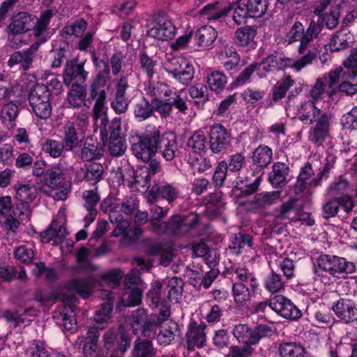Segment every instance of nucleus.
I'll use <instances>...</instances> for the list:
<instances>
[{"instance_id": "f257e3e1", "label": "nucleus", "mask_w": 357, "mask_h": 357, "mask_svg": "<svg viewBox=\"0 0 357 357\" xmlns=\"http://www.w3.org/2000/svg\"><path fill=\"white\" fill-rule=\"evenodd\" d=\"M94 279L92 275L85 278H74L66 283V288L69 293L63 295V307L53 312V319L56 324L63 331L73 333L77 329L74 308L78 303L77 298L71 294L76 293L84 298H89L92 292Z\"/></svg>"}, {"instance_id": "f03ea898", "label": "nucleus", "mask_w": 357, "mask_h": 357, "mask_svg": "<svg viewBox=\"0 0 357 357\" xmlns=\"http://www.w3.org/2000/svg\"><path fill=\"white\" fill-rule=\"evenodd\" d=\"M146 146L144 157L156 155L160 153L166 161H172L178 156L179 151L176 135L172 132H161L158 127L153 125L146 126L142 134H130Z\"/></svg>"}, {"instance_id": "7ed1b4c3", "label": "nucleus", "mask_w": 357, "mask_h": 357, "mask_svg": "<svg viewBox=\"0 0 357 357\" xmlns=\"http://www.w3.org/2000/svg\"><path fill=\"white\" fill-rule=\"evenodd\" d=\"M317 26L314 24V20L310 21L306 29L301 22L296 21L284 36V40L288 44L300 42L298 52L302 56L292 65V67L297 70H300L307 65L312 63L317 57L318 47L314 45L312 50L309 49L310 43L314 40L317 39Z\"/></svg>"}, {"instance_id": "20e7f679", "label": "nucleus", "mask_w": 357, "mask_h": 357, "mask_svg": "<svg viewBox=\"0 0 357 357\" xmlns=\"http://www.w3.org/2000/svg\"><path fill=\"white\" fill-rule=\"evenodd\" d=\"M145 90L148 95L156 98L157 112L162 117L169 116L174 107L183 114H187V98L182 97L181 91H177L164 82L149 83Z\"/></svg>"}, {"instance_id": "39448f33", "label": "nucleus", "mask_w": 357, "mask_h": 357, "mask_svg": "<svg viewBox=\"0 0 357 357\" xmlns=\"http://www.w3.org/2000/svg\"><path fill=\"white\" fill-rule=\"evenodd\" d=\"M53 15L52 9L43 10L39 17L26 12H21L15 16L9 24L8 29L14 35L32 31L33 36H39L43 34L44 31H47Z\"/></svg>"}, {"instance_id": "423d86ee", "label": "nucleus", "mask_w": 357, "mask_h": 357, "mask_svg": "<svg viewBox=\"0 0 357 357\" xmlns=\"http://www.w3.org/2000/svg\"><path fill=\"white\" fill-rule=\"evenodd\" d=\"M320 271H324L337 279H345L356 271V264L344 257L331 255H319L314 264L313 272L320 277Z\"/></svg>"}, {"instance_id": "0eeeda50", "label": "nucleus", "mask_w": 357, "mask_h": 357, "mask_svg": "<svg viewBox=\"0 0 357 357\" xmlns=\"http://www.w3.org/2000/svg\"><path fill=\"white\" fill-rule=\"evenodd\" d=\"M130 325L135 335L151 340L156 337L158 329L162 326L156 314H148L144 308H137L132 312Z\"/></svg>"}, {"instance_id": "6e6552de", "label": "nucleus", "mask_w": 357, "mask_h": 357, "mask_svg": "<svg viewBox=\"0 0 357 357\" xmlns=\"http://www.w3.org/2000/svg\"><path fill=\"white\" fill-rule=\"evenodd\" d=\"M231 333L242 346L251 347L258 344L262 338L270 337L275 333L274 330L266 324H258L252 328L246 324L235 325Z\"/></svg>"}, {"instance_id": "1a4fd4ad", "label": "nucleus", "mask_w": 357, "mask_h": 357, "mask_svg": "<svg viewBox=\"0 0 357 357\" xmlns=\"http://www.w3.org/2000/svg\"><path fill=\"white\" fill-rule=\"evenodd\" d=\"M50 96L51 91L43 84H35L29 93L28 100L31 112L40 119L47 120L52 115Z\"/></svg>"}, {"instance_id": "9d476101", "label": "nucleus", "mask_w": 357, "mask_h": 357, "mask_svg": "<svg viewBox=\"0 0 357 357\" xmlns=\"http://www.w3.org/2000/svg\"><path fill=\"white\" fill-rule=\"evenodd\" d=\"M17 200L15 215L22 220H30L32 208L31 203L38 196V188L33 183H16L14 186Z\"/></svg>"}, {"instance_id": "9b49d317", "label": "nucleus", "mask_w": 357, "mask_h": 357, "mask_svg": "<svg viewBox=\"0 0 357 357\" xmlns=\"http://www.w3.org/2000/svg\"><path fill=\"white\" fill-rule=\"evenodd\" d=\"M86 59L78 56L66 59L62 73L63 82L69 87L74 83H86L89 72L85 69Z\"/></svg>"}, {"instance_id": "f8f14e48", "label": "nucleus", "mask_w": 357, "mask_h": 357, "mask_svg": "<svg viewBox=\"0 0 357 357\" xmlns=\"http://www.w3.org/2000/svg\"><path fill=\"white\" fill-rule=\"evenodd\" d=\"M169 75L183 85H189L194 78L193 66L184 57H174L166 64L165 68Z\"/></svg>"}, {"instance_id": "ddd939ff", "label": "nucleus", "mask_w": 357, "mask_h": 357, "mask_svg": "<svg viewBox=\"0 0 357 357\" xmlns=\"http://www.w3.org/2000/svg\"><path fill=\"white\" fill-rule=\"evenodd\" d=\"M331 310L341 323L350 324L357 321V303L351 298H340L333 303Z\"/></svg>"}, {"instance_id": "4468645a", "label": "nucleus", "mask_w": 357, "mask_h": 357, "mask_svg": "<svg viewBox=\"0 0 357 357\" xmlns=\"http://www.w3.org/2000/svg\"><path fill=\"white\" fill-rule=\"evenodd\" d=\"M62 142L66 146V151H73L79 149L85 139V132L78 123L68 121L62 128Z\"/></svg>"}, {"instance_id": "2eb2a0df", "label": "nucleus", "mask_w": 357, "mask_h": 357, "mask_svg": "<svg viewBox=\"0 0 357 357\" xmlns=\"http://www.w3.org/2000/svg\"><path fill=\"white\" fill-rule=\"evenodd\" d=\"M176 28L171 20L158 16L149 25L148 35L160 40H167L174 37Z\"/></svg>"}, {"instance_id": "dca6fc26", "label": "nucleus", "mask_w": 357, "mask_h": 357, "mask_svg": "<svg viewBox=\"0 0 357 357\" xmlns=\"http://www.w3.org/2000/svg\"><path fill=\"white\" fill-rule=\"evenodd\" d=\"M281 192L278 190L256 193L252 199L242 202L246 210L250 213H257L275 204L280 198Z\"/></svg>"}, {"instance_id": "f3484780", "label": "nucleus", "mask_w": 357, "mask_h": 357, "mask_svg": "<svg viewBox=\"0 0 357 357\" xmlns=\"http://www.w3.org/2000/svg\"><path fill=\"white\" fill-rule=\"evenodd\" d=\"M208 137L210 149L213 153H220L231 146V133L221 123L210 127Z\"/></svg>"}, {"instance_id": "a211bd4d", "label": "nucleus", "mask_w": 357, "mask_h": 357, "mask_svg": "<svg viewBox=\"0 0 357 357\" xmlns=\"http://www.w3.org/2000/svg\"><path fill=\"white\" fill-rule=\"evenodd\" d=\"M129 87L128 76L122 75L117 79L114 97L111 101V107L117 114L128 112L130 100L126 96V90Z\"/></svg>"}, {"instance_id": "6ab92c4d", "label": "nucleus", "mask_w": 357, "mask_h": 357, "mask_svg": "<svg viewBox=\"0 0 357 357\" xmlns=\"http://www.w3.org/2000/svg\"><path fill=\"white\" fill-rule=\"evenodd\" d=\"M131 151L132 154L138 159L147 164L146 166L142 167V168L147 169V172L150 173L151 176L158 173L161 169L160 162L156 158V155H150L149 158L147 155L144 157V149L146 146L142 142H139L137 138L132 135H130L129 138Z\"/></svg>"}, {"instance_id": "aec40b11", "label": "nucleus", "mask_w": 357, "mask_h": 357, "mask_svg": "<svg viewBox=\"0 0 357 357\" xmlns=\"http://www.w3.org/2000/svg\"><path fill=\"white\" fill-rule=\"evenodd\" d=\"M273 310L281 317L290 320H298L302 316L301 311L282 295H276L271 298Z\"/></svg>"}, {"instance_id": "412c9836", "label": "nucleus", "mask_w": 357, "mask_h": 357, "mask_svg": "<svg viewBox=\"0 0 357 357\" xmlns=\"http://www.w3.org/2000/svg\"><path fill=\"white\" fill-rule=\"evenodd\" d=\"M331 115L324 112L314 122L315 125L311 128L309 140L317 146L323 144L327 136L329 135L330 121Z\"/></svg>"}, {"instance_id": "4be33fe9", "label": "nucleus", "mask_w": 357, "mask_h": 357, "mask_svg": "<svg viewBox=\"0 0 357 357\" xmlns=\"http://www.w3.org/2000/svg\"><path fill=\"white\" fill-rule=\"evenodd\" d=\"M104 155V149L100 143L91 136L84 141L79 153V159L83 162L98 160Z\"/></svg>"}, {"instance_id": "5701e85b", "label": "nucleus", "mask_w": 357, "mask_h": 357, "mask_svg": "<svg viewBox=\"0 0 357 357\" xmlns=\"http://www.w3.org/2000/svg\"><path fill=\"white\" fill-rule=\"evenodd\" d=\"M199 222V216L195 215L190 220L185 216L173 215L169 220V234H184Z\"/></svg>"}, {"instance_id": "b1692460", "label": "nucleus", "mask_w": 357, "mask_h": 357, "mask_svg": "<svg viewBox=\"0 0 357 357\" xmlns=\"http://www.w3.org/2000/svg\"><path fill=\"white\" fill-rule=\"evenodd\" d=\"M84 200V207L87 214L84 218V227H88L96 218L98 211L96 206L100 199L97 188L93 190H85L82 194Z\"/></svg>"}, {"instance_id": "393cba45", "label": "nucleus", "mask_w": 357, "mask_h": 357, "mask_svg": "<svg viewBox=\"0 0 357 357\" xmlns=\"http://www.w3.org/2000/svg\"><path fill=\"white\" fill-rule=\"evenodd\" d=\"M100 135L102 142L116 138H124L121 129V121L119 118H114L109 122L107 117L101 119L100 126Z\"/></svg>"}, {"instance_id": "a878e982", "label": "nucleus", "mask_w": 357, "mask_h": 357, "mask_svg": "<svg viewBox=\"0 0 357 357\" xmlns=\"http://www.w3.org/2000/svg\"><path fill=\"white\" fill-rule=\"evenodd\" d=\"M177 195L178 190L170 184L155 183L148 193L147 201L152 204L158 197H161L171 203L176 198Z\"/></svg>"}, {"instance_id": "bb28decb", "label": "nucleus", "mask_w": 357, "mask_h": 357, "mask_svg": "<svg viewBox=\"0 0 357 357\" xmlns=\"http://www.w3.org/2000/svg\"><path fill=\"white\" fill-rule=\"evenodd\" d=\"M232 10V6L220 7L218 1L208 3L199 10V15L208 22H216L225 18Z\"/></svg>"}, {"instance_id": "cd10ccee", "label": "nucleus", "mask_w": 357, "mask_h": 357, "mask_svg": "<svg viewBox=\"0 0 357 357\" xmlns=\"http://www.w3.org/2000/svg\"><path fill=\"white\" fill-rule=\"evenodd\" d=\"M204 330V325H197L196 323L190 324L186 333V344L188 350H193L195 347L200 348L204 346L206 341Z\"/></svg>"}, {"instance_id": "c85d7f7f", "label": "nucleus", "mask_w": 357, "mask_h": 357, "mask_svg": "<svg viewBox=\"0 0 357 357\" xmlns=\"http://www.w3.org/2000/svg\"><path fill=\"white\" fill-rule=\"evenodd\" d=\"M193 36L198 47L208 49L211 48L215 41L218 32L213 26L206 25L198 29Z\"/></svg>"}, {"instance_id": "c756f323", "label": "nucleus", "mask_w": 357, "mask_h": 357, "mask_svg": "<svg viewBox=\"0 0 357 357\" xmlns=\"http://www.w3.org/2000/svg\"><path fill=\"white\" fill-rule=\"evenodd\" d=\"M314 174L312 164L310 162H306L301 168L296 182L294 184V189L296 194L303 192L307 187L316 188L318 186L312 185L313 178L310 179Z\"/></svg>"}, {"instance_id": "7c9ffc66", "label": "nucleus", "mask_w": 357, "mask_h": 357, "mask_svg": "<svg viewBox=\"0 0 357 357\" xmlns=\"http://www.w3.org/2000/svg\"><path fill=\"white\" fill-rule=\"evenodd\" d=\"M354 36L347 28L337 30L331 38L329 46L331 52H339L349 48L354 42Z\"/></svg>"}, {"instance_id": "2f4dec72", "label": "nucleus", "mask_w": 357, "mask_h": 357, "mask_svg": "<svg viewBox=\"0 0 357 357\" xmlns=\"http://www.w3.org/2000/svg\"><path fill=\"white\" fill-rule=\"evenodd\" d=\"M289 172V166L281 162H275L272 166V171L268 175L270 183L275 188L285 186L288 182L287 176Z\"/></svg>"}, {"instance_id": "473e14b6", "label": "nucleus", "mask_w": 357, "mask_h": 357, "mask_svg": "<svg viewBox=\"0 0 357 357\" xmlns=\"http://www.w3.org/2000/svg\"><path fill=\"white\" fill-rule=\"evenodd\" d=\"M125 293L121 298V301L116 304V309L121 310V306L131 307L138 305L142 302V291L137 287H131L128 284L124 286Z\"/></svg>"}, {"instance_id": "72a5a7b5", "label": "nucleus", "mask_w": 357, "mask_h": 357, "mask_svg": "<svg viewBox=\"0 0 357 357\" xmlns=\"http://www.w3.org/2000/svg\"><path fill=\"white\" fill-rule=\"evenodd\" d=\"M155 100V97H153L151 102L145 97H142L134 106L135 117L139 121H142L153 116L154 111L157 112Z\"/></svg>"}, {"instance_id": "f704fd0d", "label": "nucleus", "mask_w": 357, "mask_h": 357, "mask_svg": "<svg viewBox=\"0 0 357 357\" xmlns=\"http://www.w3.org/2000/svg\"><path fill=\"white\" fill-rule=\"evenodd\" d=\"M69 87L67 94L68 103L73 108L81 107L86 96V83H74Z\"/></svg>"}, {"instance_id": "c9c22d12", "label": "nucleus", "mask_w": 357, "mask_h": 357, "mask_svg": "<svg viewBox=\"0 0 357 357\" xmlns=\"http://www.w3.org/2000/svg\"><path fill=\"white\" fill-rule=\"evenodd\" d=\"M101 296L104 302L101 308L95 313L94 320L99 324L105 323L109 319L113 309L114 292L111 290H104L101 292Z\"/></svg>"}, {"instance_id": "e433bc0d", "label": "nucleus", "mask_w": 357, "mask_h": 357, "mask_svg": "<svg viewBox=\"0 0 357 357\" xmlns=\"http://www.w3.org/2000/svg\"><path fill=\"white\" fill-rule=\"evenodd\" d=\"M321 114V110L315 105L313 100L305 101L297 112L298 119L308 125L312 124Z\"/></svg>"}, {"instance_id": "4c0bfd02", "label": "nucleus", "mask_w": 357, "mask_h": 357, "mask_svg": "<svg viewBox=\"0 0 357 357\" xmlns=\"http://www.w3.org/2000/svg\"><path fill=\"white\" fill-rule=\"evenodd\" d=\"M160 328H161L155 337L158 344L162 346L170 344L176 335H178L180 333L178 325L172 320L165 326H161Z\"/></svg>"}, {"instance_id": "58836bf2", "label": "nucleus", "mask_w": 357, "mask_h": 357, "mask_svg": "<svg viewBox=\"0 0 357 357\" xmlns=\"http://www.w3.org/2000/svg\"><path fill=\"white\" fill-rule=\"evenodd\" d=\"M253 246L252 236L243 231H239L231 236L229 248L233 252L239 255L243 250L251 249Z\"/></svg>"}, {"instance_id": "ea45409f", "label": "nucleus", "mask_w": 357, "mask_h": 357, "mask_svg": "<svg viewBox=\"0 0 357 357\" xmlns=\"http://www.w3.org/2000/svg\"><path fill=\"white\" fill-rule=\"evenodd\" d=\"M33 59L24 51H15L8 61V66L10 68L17 67L19 70L27 71L32 68Z\"/></svg>"}, {"instance_id": "a19ab883", "label": "nucleus", "mask_w": 357, "mask_h": 357, "mask_svg": "<svg viewBox=\"0 0 357 357\" xmlns=\"http://www.w3.org/2000/svg\"><path fill=\"white\" fill-rule=\"evenodd\" d=\"M84 174L83 180L91 185H95L103 178L104 167L99 162H92L82 168Z\"/></svg>"}, {"instance_id": "79ce46f5", "label": "nucleus", "mask_w": 357, "mask_h": 357, "mask_svg": "<svg viewBox=\"0 0 357 357\" xmlns=\"http://www.w3.org/2000/svg\"><path fill=\"white\" fill-rule=\"evenodd\" d=\"M272 149L266 145H259L252 152V162L259 168L266 167L272 160Z\"/></svg>"}, {"instance_id": "37998d69", "label": "nucleus", "mask_w": 357, "mask_h": 357, "mask_svg": "<svg viewBox=\"0 0 357 357\" xmlns=\"http://www.w3.org/2000/svg\"><path fill=\"white\" fill-rule=\"evenodd\" d=\"M110 80L111 72L109 61H102V68L97 70V73L90 84L89 89L101 90Z\"/></svg>"}, {"instance_id": "c03bdc74", "label": "nucleus", "mask_w": 357, "mask_h": 357, "mask_svg": "<svg viewBox=\"0 0 357 357\" xmlns=\"http://www.w3.org/2000/svg\"><path fill=\"white\" fill-rule=\"evenodd\" d=\"M339 12L331 11L320 15L319 17H318L317 21H314V24H315L317 27V38L324 26L328 29H333L336 28L339 24Z\"/></svg>"}, {"instance_id": "a18cd8bd", "label": "nucleus", "mask_w": 357, "mask_h": 357, "mask_svg": "<svg viewBox=\"0 0 357 357\" xmlns=\"http://www.w3.org/2000/svg\"><path fill=\"white\" fill-rule=\"evenodd\" d=\"M133 180L130 181L129 186H135L139 191L146 192L150 188L152 176L147 172V169L142 167L133 172Z\"/></svg>"}, {"instance_id": "49530a36", "label": "nucleus", "mask_w": 357, "mask_h": 357, "mask_svg": "<svg viewBox=\"0 0 357 357\" xmlns=\"http://www.w3.org/2000/svg\"><path fill=\"white\" fill-rule=\"evenodd\" d=\"M63 179L64 174L59 167H53L44 174L45 185L52 189H60L66 184Z\"/></svg>"}, {"instance_id": "de8ad7c7", "label": "nucleus", "mask_w": 357, "mask_h": 357, "mask_svg": "<svg viewBox=\"0 0 357 357\" xmlns=\"http://www.w3.org/2000/svg\"><path fill=\"white\" fill-rule=\"evenodd\" d=\"M19 114V107L13 102L5 104L1 110V120L8 128H13L15 126V120Z\"/></svg>"}, {"instance_id": "09e8293b", "label": "nucleus", "mask_w": 357, "mask_h": 357, "mask_svg": "<svg viewBox=\"0 0 357 357\" xmlns=\"http://www.w3.org/2000/svg\"><path fill=\"white\" fill-rule=\"evenodd\" d=\"M285 280L276 271L271 270L264 280V288L271 294L278 293L284 289Z\"/></svg>"}, {"instance_id": "8fccbe9b", "label": "nucleus", "mask_w": 357, "mask_h": 357, "mask_svg": "<svg viewBox=\"0 0 357 357\" xmlns=\"http://www.w3.org/2000/svg\"><path fill=\"white\" fill-rule=\"evenodd\" d=\"M89 99L95 100L93 105V113L96 118L104 114L106 107L107 93L105 89L96 90L89 89Z\"/></svg>"}, {"instance_id": "3c124183", "label": "nucleus", "mask_w": 357, "mask_h": 357, "mask_svg": "<svg viewBox=\"0 0 357 357\" xmlns=\"http://www.w3.org/2000/svg\"><path fill=\"white\" fill-rule=\"evenodd\" d=\"M278 351L281 357H304L305 349L300 344L284 342L280 344Z\"/></svg>"}, {"instance_id": "603ef678", "label": "nucleus", "mask_w": 357, "mask_h": 357, "mask_svg": "<svg viewBox=\"0 0 357 357\" xmlns=\"http://www.w3.org/2000/svg\"><path fill=\"white\" fill-rule=\"evenodd\" d=\"M190 97L198 107H202L208 100V87L202 83H197L189 89Z\"/></svg>"}, {"instance_id": "864d4df0", "label": "nucleus", "mask_w": 357, "mask_h": 357, "mask_svg": "<svg viewBox=\"0 0 357 357\" xmlns=\"http://www.w3.org/2000/svg\"><path fill=\"white\" fill-rule=\"evenodd\" d=\"M116 223V227L112 231L113 236L118 237L121 235H124L130 241H133L142 233V230L139 228H130L128 229L130 222L127 220L123 219Z\"/></svg>"}, {"instance_id": "5fc2aeb1", "label": "nucleus", "mask_w": 357, "mask_h": 357, "mask_svg": "<svg viewBox=\"0 0 357 357\" xmlns=\"http://www.w3.org/2000/svg\"><path fill=\"white\" fill-rule=\"evenodd\" d=\"M294 84V81L290 75H286L280 79L272 88V98L275 102L282 100L287 91Z\"/></svg>"}, {"instance_id": "6e6d98bb", "label": "nucleus", "mask_w": 357, "mask_h": 357, "mask_svg": "<svg viewBox=\"0 0 357 357\" xmlns=\"http://www.w3.org/2000/svg\"><path fill=\"white\" fill-rule=\"evenodd\" d=\"M155 353L152 340L148 339L142 340L140 337L135 340L132 350L134 357H153Z\"/></svg>"}, {"instance_id": "4d7b16f0", "label": "nucleus", "mask_w": 357, "mask_h": 357, "mask_svg": "<svg viewBox=\"0 0 357 357\" xmlns=\"http://www.w3.org/2000/svg\"><path fill=\"white\" fill-rule=\"evenodd\" d=\"M340 77H342V79L349 78L347 71L343 72V68L339 66L321 78L327 87L332 89V91L330 92V96L335 93L333 88L339 83Z\"/></svg>"}, {"instance_id": "13d9d810", "label": "nucleus", "mask_w": 357, "mask_h": 357, "mask_svg": "<svg viewBox=\"0 0 357 357\" xmlns=\"http://www.w3.org/2000/svg\"><path fill=\"white\" fill-rule=\"evenodd\" d=\"M208 87L217 93L222 92L227 83L226 75L220 71H213L207 77Z\"/></svg>"}, {"instance_id": "bf43d9fd", "label": "nucleus", "mask_w": 357, "mask_h": 357, "mask_svg": "<svg viewBox=\"0 0 357 357\" xmlns=\"http://www.w3.org/2000/svg\"><path fill=\"white\" fill-rule=\"evenodd\" d=\"M220 56L225 57L226 59L222 62V65L227 70H234L240 63L241 57L233 47L226 46L220 52Z\"/></svg>"}, {"instance_id": "052dcab7", "label": "nucleus", "mask_w": 357, "mask_h": 357, "mask_svg": "<svg viewBox=\"0 0 357 357\" xmlns=\"http://www.w3.org/2000/svg\"><path fill=\"white\" fill-rule=\"evenodd\" d=\"M257 34L256 30L250 26H244L235 31L236 43L239 46L245 47L250 44Z\"/></svg>"}, {"instance_id": "680f3d73", "label": "nucleus", "mask_w": 357, "mask_h": 357, "mask_svg": "<svg viewBox=\"0 0 357 357\" xmlns=\"http://www.w3.org/2000/svg\"><path fill=\"white\" fill-rule=\"evenodd\" d=\"M234 301L238 305H245L251 297L250 289L242 282H236L232 286Z\"/></svg>"}, {"instance_id": "e2e57ef3", "label": "nucleus", "mask_w": 357, "mask_h": 357, "mask_svg": "<svg viewBox=\"0 0 357 357\" xmlns=\"http://www.w3.org/2000/svg\"><path fill=\"white\" fill-rule=\"evenodd\" d=\"M227 6H232L233 20L237 25H241L246 23L248 17H250L249 11L246 4L241 3L240 1H234L229 3Z\"/></svg>"}, {"instance_id": "0e129e2a", "label": "nucleus", "mask_w": 357, "mask_h": 357, "mask_svg": "<svg viewBox=\"0 0 357 357\" xmlns=\"http://www.w3.org/2000/svg\"><path fill=\"white\" fill-rule=\"evenodd\" d=\"M43 150L53 158L61 156L66 151V146L62 141L47 139L43 144Z\"/></svg>"}, {"instance_id": "69168bd1", "label": "nucleus", "mask_w": 357, "mask_h": 357, "mask_svg": "<svg viewBox=\"0 0 357 357\" xmlns=\"http://www.w3.org/2000/svg\"><path fill=\"white\" fill-rule=\"evenodd\" d=\"M246 7L249 11L250 17H261L268 8V0H248Z\"/></svg>"}, {"instance_id": "338daca9", "label": "nucleus", "mask_w": 357, "mask_h": 357, "mask_svg": "<svg viewBox=\"0 0 357 357\" xmlns=\"http://www.w3.org/2000/svg\"><path fill=\"white\" fill-rule=\"evenodd\" d=\"M125 54L121 50H116L111 56L109 64L110 66V72L114 76L119 75L122 72L123 66L125 65Z\"/></svg>"}, {"instance_id": "774afa93", "label": "nucleus", "mask_w": 357, "mask_h": 357, "mask_svg": "<svg viewBox=\"0 0 357 357\" xmlns=\"http://www.w3.org/2000/svg\"><path fill=\"white\" fill-rule=\"evenodd\" d=\"M27 357H50L45 344L40 340H33L26 349Z\"/></svg>"}]
</instances>
